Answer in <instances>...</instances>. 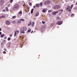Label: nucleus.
<instances>
[{
	"label": "nucleus",
	"mask_w": 77,
	"mask_h": 77,
	"mask_svg": "<svg viewBox=\"0 0 77 77\" xmlns=\"http://www.w3.org/2000/svg\"><path fill=\"white\" fill-rule=\"evenodd\" d=\"M39 13L38 12H37L35 14V17H37V16H38L39 15Z\"/></svg>",
	"instance_id": "ddd939ff"
},
{
	"label": "nucleus",
	"mask_w": 77,
	"mask_h": 77,
	"mask_svg": "<svg viewBox=\"0 0 77 77\" xmlns=\"http://www.w3.org/2000/svg\"><path fill=\"white\" fill-rule=\"evenodd\" d=\"M33 33V31H32L31 32V33Z\"/></svg>",
	"instance_id": "79ce46f5"
},
{
	"label": "nucleus",
	"mask_w": 77,
	"mask_h": 77,
	"mask_svg": "<svg viewBox=\"0 0 77 77\" xmlns=\"http://www.w3.org/2000/svg\"><path fill=\"white\" fill-rule=\"evenodd\" d=\"M4 42H6V40H4Z\"/></svg>",
	"instance_id": "c03bdc74"
},
{
	"label": "nucleus",
	"mask_w": 77,
	"mask_h": 77,
	"mask_svg": "<svg viewBox=\"0 0 77 77\" xmlns=\"http://www.w3.org/2000/svg\"><path fill=\"white\" fill-rule=\"evenodd\" d=\"M5 9H6V11H9V9H8V7H6Z\"/></svg>",
	"instance_id": "6ab92c4d"
},
{
	"label": "nucleus",
	"mask_w": 77,
	"mask_h": 77,
	"mask_svg": "<svg viewBox=\"0 0 77 77\" xmlns=\"http://www.w3.org/2000/svg\"><path fill=\"white\" fill-rule=\"evenodd\" d=\"M4 39H6V37H4Z\"/></svg>",
	"instance_id": "49530a36"
},
{
	"label": "nucleus",
	"mask_w": 77,
	"mask_h": 77,
	"mask_svg": "<svg viewBox=\"0 0 77 77\" xmlns=\"http://www.w3.org/2000/svg\"><path fill=\"white\" fill-rule=\"evenodd\" d=\"M21 20H17V25H19L20 24V23H21Z\"/></svg>",
	"instance_id": "9d476101"
},
{
	"label": "nucleus",
	"mask_w": 77,
	"mask_h": 77,
	"mask_svg": "<svg viewBox=\"0 0 77 77\" xmlns=\"http://www.w3.org/2000/svg\"><path fill=\"white\" fill-rule=\"evenodd\" d=\"M20 38H21V36H20Z\"/></svg>",
	"instance_id": "8fccbe9b"
},
{
	"label": "nucleus",
	"mask_w": 77,
	"mask_h": 77,
	"mask_svg": "<svg viewBox=\"0 0 77 77\" xmlns=\"http://www.w3.org/2000/svg\"><path fill=\"white\" fill-rule=\"evenodd\" d=\"M2 35V32H0V35Z\"/></svg>",
	"instance_id": "37998d69"
},
{
	"label": "nucleus",
	"mask_w": 77,
	"mask_h": 77,
	"mask_svg": "<svg viewBox=\"0 0 77 77\" xmlns=\"http://www.w3.org/2000/svg\"><path fill=\"white\" fill-rule=\"evenodd\" d=\"M36 7L38 8V7H39V4H36Z\"/></svg>",
	"instance_id": "dca6fc26"
},
{
	"label": "nucleus",
	"mask_w": 77,
	"mask_h": 77,
	"mask_svg": "<svg viewBox=\"0 0 77 77\" xmlns=\"http://www.w3.org/2000/svg\"><path fill=\"white\" fill-rule=\"evenodd\" d=\"M33 10H34V9L32 8L31 11V14H33Z\"/></svg>",
	"instance_id": "2eb2a0df"
},
{
	"label": "nucleus",
	"mask_w": 77,
	"mask_h": 77,
	"mask_svg": "<svg viewBox=\"0 0 77 77\" xmlns=\"http://www.w3.org/2000/svg\"><path fill=\"white\" fill-rule=\"evenodd\" d=\"M17 33H20V31L19 30H17Z\"/></svg>",
	"instance_id": "2f4dec72"
},
{
	"label": "nucleus",
	"mask_w": 77,
	"mask_h": 77,
	"mask_svg": "<svg viewBox=\"0 0 77 77\" xmlns=\"http://www.w3.org/2000/svg\"><path fill=\"white\" fill-rule=\"evenodd\" d=\"M26 8L28 10V11H29V9H30V7L28 6H27L26 7Z\"/></svg>",
	"instance_id": "b1692460"
},
{
	"label": "nucleus",
	"mask_w": 77,
	"mask_h": 77,
	"mask_svg": "<svg viewBox=\"0 0 77 77\" xmlns=\"http://www.w3.org/2000/svg\"><path fill=\"white\" fill-rule=\"evenodd\" d=\"M63 10H60L59 11H58V12H60L61 11V12H60V13H59V14L61 15V14H62V12H63Z\"/></svg>",
	"instance_id": "6e6552de"
},
{
	"label": "nucleus",
	"mask_w": 77,
	"mask_h": 77,
	"mask_svg": "<svg viewBox=\"0 0 77 77\" xmlns=\"http://www.w3.org/2000/svg\"><path fill=\"white\" fill-rule=\"evenodd\" d=\"M31 29H29L28 30V32H29V33H30V32H31Z\"/></svg>",
	"instance_id": "4be33fe9"
},
{
	"label": "nucleus",
	"mask_w": 77,
	"mask_h": 77,
	"mask_svg": "<svg viewBox=\"0 0 77 77\" xmlns=\"http://www.w3.org/2000/svg\"><path fill=\"white\" fill-rule=\"evenodd\" d=\"M17 31L15 32V33H14V37H15V36H17Z\"/></svg>",
	"instance_id": "4468645a"
},
{
	"label": "nucleus",
	"mask_w": 77,
	"mask_h": 77,
	"mask_svg": "<svg viewBox=\"0 0 77 77\" xmlns=\"http://www.w3.org/2000/svg\"><path fill=\"white\" fill-rule=\"evenodd\" d=\"M1 45H3V43L2 42L1 43Z\"/></svg>",
	"instance_id": "58836bf2"
},
{
	"label": "nucleus",
	"mask_w": 77,
	"mask_h": 77,
	"mask_svg": "<svg viewBox=\"0 0 77 77\" xmlns=\"http://www.w3.org/2000/svg\"><path fill=\"white\" fill-rule=\"evenodd\" d=\"M21 21H24V19H21L20 20Z\"/></svg>",
	"instance_id": "393cba45"
},
{
	"label": "nucleus",
	"mask_w": 77,
	"mask_h": 77,
	"mask_svg": "<svg viewBox=\"0 0 77 77\" xmlns=\"http://www.w3.org/2000/svg\"><path fill=\"white\" fill-rule=\"evenodd\" d=\"M13 0H10V3H12V2H13Z\"/></svg>",
	"instance_id": "a878e982"
},
{
	"label": "nucleus",
	"mask_w": 77,
	"mask_h": 77,
	"mask_svg": "<svg viewBox=\"0 0 77 77\" xmlns=\"http://www.w3.org/2000/svg\"><path fill=\"white\" fill-rule=\"evenodd\" d=\"M46 3L47 4H50L51 3V1H46Z\"/></svg>",
	"instance_id": "f8f14e48"
},
{
	"label": "nucleus",
	"mask_w": 77,
	"mask_h": 77,
	"mask_svg": "<svg viewBox=\"0 0 77 77\" xmlns=\"http://www.w3.org/2000/svg\"><path fill=\"white\" fill-rule=\"evenodd\" d=\"M27 30V28L24 26L23 27H22L20 29V32L21 34L23 33L24 34L25 33V32Z\"/></svg>",
	"instance_id": "f257e3e1"
},
{
	"label": "nucleus",
	"mask_w": 77,
	"mask_h": 77,
	"mask_svg": "<svg viewBox=\"0 0 77 77\" xmlns=\"http://www.w3.org/2000/svg\"><path fill=\"white\" fill-rule=\"evenodd\" d=\"M10 40H11V38H10V37H9V38H8V41H10Z\"/></svg>",
	"instance_id": "c85d7f7f"
},
{
	"label": "nucleus",
	"mask_w": 77,
	"mask_h": 77,
	"mask_svg": "<svg viewBox=\"0 0 77 77\" xmlns=\"http://www.w3.org/2000/svg\"><path fill=\"white\" fill-rule=\"evenodd\" d=\"M4 51H7V50H6V48H5V49H4Z\"/></svg>",
	"instance_id": "ea45409f"
},
{
	"label": "nucleus",
	"mask_w": 77,
	"mask_h": 77,
	"mask_svg": "<svg viewBox=\"0 0 77 77\" xmlns=\"http://www.w3.org/2000/svg\"><path fill=\"white\" fill-rule=\"evenodd\" d=\"M15 18H16V17L15 16L12 17V18L13 19Z\"/></svg>",
	"instance_id": "c756f323"
},
{
	"label": "nucleus",
	"mask_w": 77,
	"mask_h": 77,
	"mask_svg": "<svg viewBox=\"0 0 77 77\" xmlns=\"http://www.w3.org/2000/svg\"><path fill=\"white\" fill-rule=\"evenodd\" d=\"M19 7H20V5H19V4H16L14 5V8L13 9V11H14L15 9H16V10H18V9H19Z\"/></svg>",
	"instance_id": "f03ea898"
},
{
	"label": "nucleus",
	"mask_w": 77,
	"mask_h": 77,
	"mask_svg": "<svg viewBox=\"0 0 77 77\" xmlns=\"http://www.w3.org/2000/svg\"><path fill=\"white\" fill-rule=\"evenodd\" d=\"M54 8L55 9H58L60 8V5H56L54 7Z\"/></svg>",
	"instance_id": "20e7f679"
},
{
	"label": "nucleus",
	"mask_w": 77,
	"mask_h": 77,
	"mask_svg": "<svg viewBox=\"0 0 77 77\" xmlns=\"http://www.w3.org/2000/svg\"><path fill=\"white\" fill-rule=\"evenodd\" d=\"M31 24H32V22H29V24H28V26H30V25H31Z\"/></svg>",
	"instance_id": "412c9836"
},
{
	"label": "nucleus",
	"mask_w": 77,
	"mask_h": 77,
	"mask_svg": "<svg viewBox=\"0 0 77 77\" xmlns=\"http://www.w3.org/2000/svg\"><path fill=\"white\" fill-rule=\"evenodd\" d=\"M47 9H43V10L42 11V12H43L44 13H45V12H47Z\"/></svg>",
	"instance_id": "9b49d317"
},
{
	"label": "nucleus",
	"mask_w": 77,
	"mask_h": 77,
	"mask_svg": "<svg viewBox=\"0 0 77 77\" xmlns=\"http://www.w3.org/2000/svg\"><path fill=\"white\" fill-rule=\"evenodd\" d=\"M13 24H16V21H14L13 22Z\"/></svg>",
	"instance_id": "cd10ccee"
},
{
	"label": "nucleus",
	"mask_w": 77,
	"mask_h": 77,
	"mask_svg": "<svg viewBox=\"0 0 77 77\" xmlns=\"http://www.w3.org/2000/svg\"><path fill=\"white\" fill-rule=\"evenodd\" d=\"M29 6H32V3H30L29 4Z\"/></svg>",
	"instance_id": "c9c22d12"
},
{
	"label": "nucleus",
	"mask_w": 77,
	"mask_h": 77,
	"mask_svg": "<svg viewBox=\"0 0 77 77\" xmlns=\"http://www.w3.org/2000/svg\"><path fill=\"white\" fill-rule=\"evenodd\" d=\"M22 15V11H20L19 12V14H17L18 17H19L20 16H21Z\"/></svg>",
	"instance_id": "0eeeda50"
},
{
	"label": "nucleus",
	"mask_w": 77,
	"mask_h": 77,
	"mask_svg": "<svg viewBox=\"0 0 77 77\" xmlns=\"http://www.w3.org/2000/svg\"><path fill=\"white\" fill-rule=\"evenodd\" d=\"M57 18H58V19H59V17H57Z\"/></svg>",
	"instance_id": "09e8293b"
},
{
	"label": "nucleus",
	"mask_w": 77,
	"mask_h": 77,
	"mask_svg": "<svg viewBox=\"0 0 77 77\" xmlns=\"http://www.w3.org/2000/svg\"><path fill=\"white\" fill-rule=\"evenodd\" d=\"M77 7H76L75 8H74V9H75V10H77Z\"/></svg>",
	"instance_id": "e433bc0d"
},
{
	"label": "nucleus",
	"mask_w": 77,
	"mask_h": 77,
	"mask_svg": "<svg viewBox=\"0 0 77 77\" xmlns=\"http://www.w3.org/2000/svg\"><path fill=\"white\" fill-rule=\"evenodd\" d=\"M0 31H2V29L0 28Z\"/></svg>",
	"instance_id": "a18cd8bd"
},
{
	"label": "nucleus",
	"mask_w": 77,
	"mask_h": 77,
	"mask_svg": "<svg viewBox=\"0 0 77 77\" xmlns=\"http://www.w3.org/2000/svg\"><path fill=\"white\" fill-rule=\"evenodd\" d=\"M4 36H5V34H3L1 35V38H3Z\"/></svg>",
	"instance_id": "a211bd4d"
},
{
	"label": "nucleus",
	"mask_w": 77,
	"mask_h": 77,
	"mask_svg": "<svg viewBox=\"0 0 77 77\" xmlns=\"http://www.w3.org/2000/svg\"><path fill=\"white\" fill-rule=\"evenodd\" d=\"M73 6H74V5H71V6H70V9H72V8Z\"/></svg>",
	"instance_id": "aec40b11"
},
{
	"label": "nucleus",
	"mask_w": 77,
	"mask_h": 77,
	"mask_svg": "<svg viewBox=\"0 0 77 77\" xmlns=\"http://www.w3.org/2000/svg\"><path fill=\"white\" fill-rule=\"evenodd\" d=\"M12 36V35H10V37H11Z\"/></svg>",
	"instance_id": "de8ad7c7"
},
{
	"label": "nucleus",
	"mask_w": 77,
	"mask_h": 77,
	"mask_svg": "<svg viewBox=\"0 0 77 77\" xmlns=\"http://www.w3.org/2000/svg\"><path fill=\"white\" fill-rule=\"evenodd\" d=\"M52 11H51V10H50L48 11V12H52Z\"/></svg>",
	"instance_id": "473e14b6"
},
{
	"label": "nucleus",
	"mask_w": 77,
	"mask_h": 77,
	"mask_svg": "<svg viewBox=\"0 0 77 77\" xmlns=\"http://www.w3.org/2000/svg\"><path fill=\"white\" fill-rule=\"evenodd\" d=\"M61 24H62V21H58L57 23V24L58 25H61Z\"/></svg>",
	"instance_id": "39448f33"
},
{
	"label": "nucleus",
	"mask_w": 77,
	"mask_h": 77,
	"mask_svg": "<svg viewBox=\"0 0 77 77\" xmlns=\"http://www.w3.org/2000/svg\"><path fill=\"white\" fill-rule=\"evenodd\" d=\"M74 16V14H72L71 17H73Z\"/></svg>",
	"instance_id": "bb28decb"
},
{
	"label": "nucleus",
	"mask_w": 77,
	"mask_h": 77,
	"mask_svg": "<svg viewBox=\"0 0 77 77\" xmlns=\"http://www.w3.org/2000/svg\"><path fill=\"white\" fill-rule=\"evenodd\" d=\"M35 8H36V6H34L33 8H34L35 9Z\"/></svg>",
	"instance_id": "4c0bfd02"
},
{
	"label": "nucleus",
	"mask_w": 77,
	"mask_h": 77,
	"mask_svg": "<svg viewBox=\"0 0 77 77\" xmlns=\"http://www.w3.org/2000/svg\"><path fill=\"white\" fill-rule=\"evenodd\" d=\"M66 10V11H68V12H70L71 11V8H70V6H68L67 7Z\"/></svg>",
	"instance_id": "7ed1b4c3"
},
{
	"label": "nucleus",
	"mask_w": 77,
	"mask_h": 77,
	"mask_svg": "<svg viewBox=\"0 0 77 77\" xmlns=\"http://www.w3.org/2000/svg\"><path fill=\"white\" fill-rule=\"evenodd\" d=\"M57 13H58V11L54 12L52 13V14L54 15H55L56 14H57Z\"/></svg>",
	"instance_id": "1a4fd4ad"
},
{
	"label": "nucleus",
	"mask_w": 77,
	"mask_h": 77,
	"mask_svg": "<svg viewBox=\"0 0 77 77\" xmlns=\"http://www.w3.org/2000/svg\"><path fill=\"white\" fill-rule=\"evenodd\" d=\"M6 52L5 51H4L3 52V54H6Z\"/></svg>",
	"instance_id": "f704fd0d"
},
{
	"label": "nucleus",
	"mask_w": 77,
	"mask_h": 77,
	"mask_svg": "<svg viewBox=\"0 0 77 77\" xmlns=\"http://www.w3.org/2000/svg\"><path fill=\"white\" fill-rule=\"evenodd\" d=\"M3 12H5V9H4L3 10Z\"/></svg>",
	"instance_id": "a19ab883"
},
{
	"label": "nucleus",
	"mask_w": 77,
	"mask_h": 77,
	"mask_svg": "<svg viewBox=\"0 0 77 77\" xmlns=\"http://www.w3.org/2000/svg\"><path fill=\"white\" fill-rule=\"evenodd\" d=\"M5 24L7 25H10L11 23L8 20H7L5 22Z\"/></svg>",
	"instance_id": "423d86ee"
},
{
	"label": "nucleus",
	"mask_w": 77,
	"mask_h": 77,
	"mask_svg": "<svg viewBox=\"0 0 77 77\" xmlns=\"http://www.w3.org/2000/svg\"><path fill=\"white\" fill-rule=\"evenodd\" d=\"M34 25H35V23L32 22V27H33Z\"/></svg>",
	"instance_id": "5701e85b"
},
{
	"label": "nucleus",
	"mask_w": 77,
	"mask_h": 77,
	"mask_svg": "<svg viewBox=\"0 0 77 77\" xmlns=\"http://www.w3.org/2000/svg\"><path fill=\"white\" fill-rule=\"evenodd\" d=\"M40 5H41V6H42V3L41 2L40 3Z\"/></svg>",
	"instance_id": "72a5a7b5"
},
{
	"label": "nucleus",
	"mask_w": 77,
	"mask_h": 77,
	"mask_svg": "<svg viewBox=\"0 0 77 77\" xmlns=\"http://www.w3.org/2000/svg\"><path fill=\"white\" fill-rule=\"evenodd\" d=\"M42 24H45V22H44V21H42Z\"/></svg>",
	"instance_id": "7c9ffc66"
},
{
	"label": "nucleus",
	"mask_w": 77,
	"mask_h": 77,
	"mask_svg": "<svg viewBox=\"0 0 77 77\" xmlns=\"http://www.w3.org/2000/svg\"><path fill=\"white\" fill-rule=\"evenodd\" d=\"M5 16L4 15H2L0 17V18H5Z\"/></svg>",
	"instance_id": "f3484780"
}]
</instances>
